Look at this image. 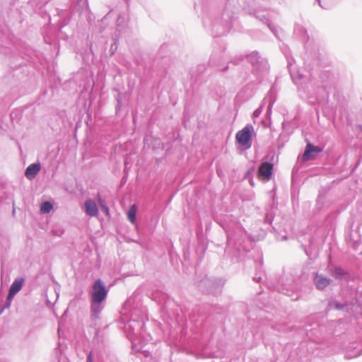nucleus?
<instances>
[{"label":"nucleus","mask_w":362,"mask_h":362,"mask_svg":"<svg viewBox=\"0 0 362 362\" xmlns=\"http://www.w3.org/2000/svg\"><path fill=\"white\" fill-rule=\"evenodd\" d=\"M92 300L100 304L103 301L107 295V291L101 279H97L93 286Z\"/></svg>","instance_id":"obj_1"},{"label":"nucleus","mask_w":362,"mask_h":362,"mask_svg":"<svg viewBox=\"0 0 362 362\" xmlns=\"http://www.w3.org/2000/svg\"><path fill=\"white\" fill-rule=\"evenodd\" d=\"M252 131V127L250 124L246 125L243 129L238 131L235 134L237 142L246 148H250Z\"/></svg>","instance_id":"obj_2"},{"label":"nucleus","mask_w":362,"mask_h":362,"mask_svg":"<svg viewBox=\"0 0 362 362\" xmlns=\"http://www.w3.org/2000/svg\"><path fill=\"white\" fill-rule=\"evenodd\" d=\"M273 164L268 162L262 163L258 168V176L263 177L264 180L268 181L272 175Z\"/></svg>","instance_id":"obj_3"},{"label":"nucleus","mask_w":362,"mask_h":362,"mask_svg":"<svg viewBox=\"0 0 362 362\" xmlns=\"http://www.w3.org/2000/svg\"><path fill=\"white\" fill-rule=\"evenodd\" d=\"M322 149L320 147L313 146L311 144H308L302 156V160L303 161H308L313 159L315 155L320 153Z\"/></svg>","instance_id":"obj_4"},{"label":"nucleus","mask_w":362,"mask_h":362,"mask_svg":"<svg viewBox=\"0 0 362 362\" xmlns=\"http://www.w3.org/2000/svg\"><path fill=\"white\" fill-rule=\"evenodd\" d=\"M24 283L23 278L16 279L11 286L9 289L8 300H11L14 296L22 288Z\"/></svg>","instance_id":"obj_5"},{"label":"nucleus","mask_w":362,"mask_h":362,"mask_svg":"<svg viewBox=\"0 0 362 362\" xmlns=\"http://www.w3.org/2000/svg\"><path fill=\"white\" fill-rule=\"evenodd\" d=\"M314 282L317 288L322 290L330 284L332 280L322 275L317 274L314 279Z\"/></svg>","instance_id":"obj_6"},{"label":"nucleus","mask_w":362,"mask_h":362,"mask_svg":"<svg viewBox=\"0 0 362 362\" xmlns=\"http://www.w3.org/2000/svg\"><path fill=\"white\" fill-rule=\"evenodd\" d=\"M85 211L90 216H96L98 214L96 204L91 199H87L85 202Z\"/></svg>","instance_id":"obj_7"},{"label":"nucleus","mask_w":362,"mask_h":362,"mask_svg":"<svg viewBox=\"0 0 362 362\" xmlns=\"http://www.w3.org/2000/svg\"><path fill=\"white\" fill-rule=\"evenodd\" d=\"M40 170V164H31L25 170V176L29 178L32 179L35 177L37 174Z\"/></svg>","instance_id":"obj_8"},{"label":"nucleus","mask_w":362,"mask_h":362,"mask_svg":"<svg viewBox=\"0 0 362 362\" xmlns=\"http://www.w3.org/2000/svg\"><path fill=\"white\" fill-rule=\"evenodd\" d=\"M136 211H137V209H136V205L133 204L130 206V208L128 211V213H127L128 218H129V221L133 224L135 223V222H136Z\"/></svg>","instance_id":"obj_9"},{"label":"nucleus","mask_w":362,"mask_h":362,"mask_svg":"<svg viewBox=\"0 0 362 362\" xmlns=\"http://www.w3.org/2000/svg\"><path fill=\"white\" fill-rule=\"evenodd\" d=\"M52 208H53V206L49 202H45L42 204L41 207H40V211H41V212H42L44 214H47V213L50 212L51 210L52 209Z\"/></svg>","instance_id":"obj_10"},{"label":"nucleus","mask_w":362,"mask_h":362,"mask_svg":"<svg viewBox=\"0 0 362 362\" xmlns=\"http://www.w3.org/2000/svg\"><path fill=\"white\" fill-rule=\"evenodd\" d=\"M98 204L102 209V211L105 213L106 215L109 214V209L106 206L105 202L100 197L98 196Z\"/></svg>","instance_id":"obj_11"},{"label":"nucleus","mask_w":362,"mask_h":362,"mask_svg":"<svg viewBox=\"0 0 362 362\" xmlns=\"http://www.w3.org/2000/svg\"><path fill=\"white\" fill-rule=\"evenodd\" d=\"M91 359H92V356H91V354H90L88 356V362H90L91 361Z\"/></svg>","instance_id":"obj_12"}]
</instances>
